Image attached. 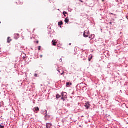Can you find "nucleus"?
<instances>
[{
	"label": "nucleus",
	"instance_id": "3",
	"mask_svg": "<svg viewBox=\"0 0 128 128\" xmlns=\"http://www.w3.org/2000/svg\"><path fill=\"white\" fill-rule=\"evenodd\" d=\"M14 38L16 40H18V36H20V34H14Z\"/></svg>",
	"mask_w": 128,
	"mask_h": 128
},
{
	"label": "nucleus",
	"instance_id": "23",
	"mask_svg": "<svg viewBox=\"0 0 128 128\" xmlns=\"http://www.w3.org/2000/svg\"><path fill=\"white\" fill-rule=\"evenodd\" d=\"M80 2H84L82 1L81 0H80Z\"/></svg>",
	"mask_w": 128,
	"mask_h": 128
},
{
	"label": "nucleus",
	"instance_id": "4",
	"mask_svg": "<svg viewBox=\"0 0 128 128\" xmlns=\"http://www.w3.org/2000/svg\"><path fill=\"white\" fill-rule=\"evenodd\" d=\"M64 22L66 24H68V22H70V19H68V17H67L65 19Z\"/></svg>",
	"mask_w": 128,
	"mask_h": 128
},
{
	"label": "nucleus",
	"instance_id": "11",
	"mask_svg": "<svg viewBox=\"0 0 128 128\" xmlns=\"http://www.w3.org/2000/svg\"><path fill=\"white\" fill-rule=\"evenodd\" d=\"M18 4L20 6H22V4H24V2L19 1Z\"/></svg>",
	"mask_w": 128,
	"mask_h": 128
},
{
	"label": "nucleus",
	"instance_id": "19",
	"mask_svg": "<svg viewBox=\"0 0 128 128\" xmlns=\"http://www.w3.org/2000/svg\"><path fill=\"white\" fill-rule=\"evenodd\" d=\"M46 116H48V112L46 111Z\"/></svg>",
	"mask_w": 128,
	"mask_h": 128
},
{
	"label": "nucleus",
	"instance_id": "13",
	"mask_svg": "<svg viewBox=\"0 0 128 128\" xmlns=\"http://www.w3.org/2000/svg\"><path fill=\"white\" fill-rule=\"evenodd\" d=\"M62 24H64L62 21H61L60 22H58V26H62Z\"/></svg>",
	"mask_w": 128,
	"mask_h": 128
},
{
	"label": "nucleus",
	"instance_id": "15",
	"mask_svg": "<svg viewBox=\"0 0 128 128\" xmlns=\"http://www.w3.org/2000/svg\"><path fill=\"white\" fill-rule=\"evenodd\" d=\"M41 48H42V46H39L38 48V50H40Z\"/></svg>",
	"mask_w": 128,
	"mask_h": 128
},
{
	"label": "nucleus",
	"instance_id": "8",
	"mask_svg": "<svg viewBox=\"0 0 128 128\" xmlns=\"http://www.w3.org/2000/svg\"><path fill=\"white\" fill-rule=\"evenodd\" d=\"M66 94H66V92H62V96L63 98H66Z\"/></svg>",
	"mask_w": 128,
	"mask_h": 128
},
{
	"label": "nucleus",
	"instance_id": "14",
	"mask_svg": "<svg viewBox=\"0 0 128 128\" xmlns=\"http://www.w3.org/2000/svg\"><path fill=\"white\" fill-rule=\"evenodd\" d=\"M63 14L64 15V14H68V13L66 12H63Z\"/></svg>",
	"mask_w": 128,
	"mask_h": 128
},
{
	"label": "nucleus",
	"instance_id": "7",
	"mask_svg": "<svg viewBox=\"0 0 128 128\" xmlns=\"http://www.w3.org/2000/svg\"><path fill=\"white\" fill-rule=\"evenodd\" d=\"M52 124L50 123H48L46 124V128H50V126H52Z\"/></svg>",
	"mask_w": 128,
	"mask_h": 128
},
{
	"label": "nucleus",
	"instance_id": "20",
	"mask_svg": "<svg viewBox=\"0 0 128 128\" xmlns=\"http://www.w3.org/2000/svg\"><path fill=\"white\" fill-rule=\"evenodd\" d=\"M40 58H42V56H42V55H40Z\"/></svg>",
	"mask_w": 128,
	"mask_h": 128
},
{
	"label": "nucleus",
	"instance_id": "2",
	"mask_svg": "<svg viewBox=\"0 0 128 128\" xmlns=\"http://www.w3.org/2000/svg\"><path fill=\"white\" fill-rule=\"evenodd\" d=\"M84 106L86 108V110H88L90 108V102H86L84 105Z\"/></svg>",
	"mask_w": 128,
	"mask_h": 128
},
{
	"label": "nucleus",
	"instance_id": "18",
	"mask_svg": "<svg viewBox=\"0 0 128 128\" xmlns=\"http://www.w3.org/2000/svg\"><path fill=\"white\" fill-rule=\"evenodd\" d=\"M0 126L1 128H4V126H2V125H0Z\"/></svg>",
	"mask_w": 128,
	"mask_h": 128
},
{
	"label": "nucleus",
	"instance_id": "10",
	"mask_svg": "<svg viewBox=\"0 0 128 128\" xmlns=\"http://www.w3.org/2000/svg\"><path fill=\"white\" fill-rule=\"evenodd\" d=\"M12 39L8 37V41H7V42L8 44H10V42H12Z\"/></svg>",
	"mask_w": 128,
	"mask_h": 128
},
{
	"label": "nucleus",
	"instance_id": "12",
	"mask_svg": "<svg viewBox=\"0 0 128 128\" xmlns=\"http://www.w3.org/2000/svg\"><path fill=\"white\" fill-rule=\"evenodd\" d=\"M56 98H57V100H58V98H60V95L57 94V95L56 96Z\"/></svg>",
	"mask_w": 128,
	"mask_h": 128
},
{
	"label": "nucleus",
	"instance_id": "5",
	"mask_svg": "<svg viewBox=\"0 0 128 128\" xmlns=\"http://www.w3.org/2000/svg\"><path fill=\"white\" fill-rule=\"evenodd\" d=\"M52 45L54 46H56V44H58V42H56V40H52Z\"/></svg>",
	"mask_w": 128,
	"mask_h": 128
},
{
	"label": "nucleus",
	"instance_id": "22",
	"mask_svg": "<svg viewBox=\"0 0 128 128\" xmlns=\"http://www.w3.org/2000/svg\"><path fill=\"white\" fill-rule=\"evenodd\" d=\"M39 42L38 41H36V44H38Z\"/></svg>",
	"mask_w": 128,
	"mask_h": 128
},
{
	"label": "nucleus",
	"instance_id": "24",
	"mask_svg": "<svg viewBox=\"0 0 128 128\" xmlns=\"http://www.w3.org/2000/svg\"><path fill=\"white\" fill-rule=\"evenodd\" d=\"M112 24V22H110V24Z\"/></svg>",
	"mask_w": 128,
	"mask_h": 128
},
{
	"label": "nucleus",
	"instance_id": "27",
	"mask_svg": "<svg viewBox=\"0 0 128 128\" xmlns=\"http://www.w3.org/2000/svg\"><path fill=\"white\" fill-rule=\"evenodd\" d=\"M64 16H66V14L64 15Z\"/></svg>",
	"mask_w": 128,
	"mask_h": 128
},
{
	"label": "nucleus",
	"instance_id": "21",
	"mask_svg": "<svg viewBox=\"0 0 128 128\" xmlns=\"http://www.w3.org/2000/svg\"><path fill=\"white\" fill-rule=\"evenodd\" d=\"M64 72H63L61 74L62 76V74H64Z\"/></svg>",
	"mask_w": 128,
	"mask_h": 128
},
{
	"label": "nucleus",
	"instance_id": "25",
	"mask_svg": "<svg viewBox=\"0 0 128 128\" xmlns=\"http://www.w3.org/2000/svg\"><path fill=\"white\" fill-rule=\"evenodd\" d=\"M69 46H72V44H69Z\"/></svg>",
	"mask_w": 128,
	"mask_h": 128
},
{
	"label": "nucleus",
	"instance_id": "6",
	"mask_svg": "<svg viewBox=\"0 0 128 128\" xmlns=\"http://www.w3.org/2000/svg\"><path fill=\"white\" fill-rule=\"evenodd\" d=\"M34 112H40V108H38V107L35 108H34Z\"/></svg>",
	"mask_w": 128,
	"mask_h": 128
},
{
	"label": "nucleus",
	"instance_id": "17",
	"mask_svg": "<svg viewBox=\"0 0 128 128\" xmlns=\"http://www.w3.org/2000/svg\"><path fill=\"white\" fill-rule=\"evenodd\" d=\"M62 100H64V97H62Z\"/></svg>",
	"mask_w": 128,
	"mask_h": 128
},
{
	"label": "nucleus",
	"instance_id": "1",
	"mask_svg": "<svg viewBox=\"0 0 128 128\" xmlns=\"http://www.w3.org/2000/svg\"><path fill=\"white\" fill-rule=\"evenodd\" d=\"M88 36H90V31L86 30L84 32V38H88Z\"/></svg>",
	"mask_w": 128,
	"mask_h": 128
},
{
	"label": "nucleus",
	"instance_id": "16",
	"mask_svg": "<svg viewBox=\"0 0 128 128\" xmlns=\"http://www.w3.org/2000/svg\"><path fill=\"white\" fill-rule=\"evenodd\" d=\"M34 76H35V78L38 77V74H34Z\"/></svg>",
	"mask_w": 128,
	"mask_h": 128
},
{
	"label": "nucleus",
	"instance_id": "26",
	"mask_svg": "<svg viewBox=\"0 0 128 128\" xmlns=\"http://www.w3.org/2000/svg\"><path fill=\"white\" fill-rule=\"evenodd\" d=\"M90 60H91V59H89V62H90Z\"/></svg>",
	"mask_w": 128,
	"mask_h": 128
},
{
	"label": "nucleus",
	"instance_id": "9",
	"mask_svg": "<svg viewBox=\"0 0 128 128\" xmlns=\"http://www.w3.org/2000/svg\"><path fill=\"white\" fill-rule=\"evenodd\" d=\"M72 86V83H70V82H67L66 83V86L67 87V88H70V86Z\"/></svg>",
	"mask_w": 128,
	"mask_h": 128
}]
</instances>
